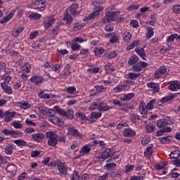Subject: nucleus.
Here are the masks:
<instances>
[{"label": "nucleus", "instance_id": "nucleus-13", "mask_svg": "<svg viewBox=\"0 0 180 180\" xmlns=\"http://www.w3.org/2000/svg\"><path fill=\"white\" fill-rule=\"evenodd\" d=\"M54 22H56V18L54 17V15H51L49 17L48 19L44 22L43 25H44V29L47 30V29H49V27H51Z\"/></svg>", "mask_w": 180, "mask_h": 180}, {"label": "nucleus", "instance_id": "nucleus-55", "mask_svg": "<svg viewBox=\"0 0 180 180\" xmlns=\"http://www.w3.org/2000/svg\"><path fill=\"white\" fill-rule=\"evenodd\" d=\"M146 133H153V131H155V126L153 124H147L146 126Z\"/></svg>", "mask_w": 180, "mask_h": 180}, {"label": "nucleus", "instance_id": "nucleus-23", "mask_svg": "<svg viewBox=\"0 0 180 180\" xmlns=\"http://www.w3.org/2000/svg\"><path fill=\"white\" fill-rule=\"evenodd\" d=\"M58 169L61 175H65L68 172L67 166H65V163L61 162H59V164H58Z\"/></svg>", "mask_w": 180, "mask_h": 180}, {"label": "nucleus", "instance_id": "nucleus-53", "mask_svg": "<svg viewBox=\"0 0 180 180\" xmlns=\"http://www.w3.org/2000/svg\"><path fill=\"white\" fill-rule=\"evenodd\" d=\"M179 151L178 150H174L171 152L169 155V158L170 160H176V158H179Z\"/></svg>", "mask_w": 180, "mask_h": 180}, {"label": "nucleus", "instance_id": "nucleus-24", "mask_svg": "<svg viewBox=\"0 0 180 180\" xmlns=\"http://www.w3.org/2000/svg\"><path fill=\"white\" fill-rule=\"evenodd\" d=\"M139 110L141 115H147V112H148V108H147V105L146 103L141 102L139 105Z\"/></svg>", "mask_w": 180, "mask_h": 180}, {"label": "nucleus", "instance_id": "nucleus-58", "mask_svg": "<svg viewBox=\"0 0 180 180\" xmlns=\"http://www.w3.org/2000/svg\"><path fill=\"white\" fill-rule=\"evenodd\" d=\"M41 18V15L37 13H34L32 14L29 15V19L37 20V19H40Z\"/></svg>", "mask_w": 180, "mask_h": 180}, {"label": "nucleus", "instance_id": "nucleus-26", "mask_svg": "<svg viewBox=\"0 0 180 180\" xmlns=\"http://www.w3.org/2000/svg\"><path fill=\"white\" fill-rule=\"evenodd\" d=\"M154 148V146L153 144L148 145V146L146 148V150L144 151L143 154L145 157H147L148 158H151V156L153 155V148Z\"/></svg>", "mask_w": 180, "mask_h": 180}, {"label": "nucleus", "instance_id": "nucleus-4", "mask_svg": "<svg viewBox=\"0 0 180 180\" xmlns=\"http://www.w3.org/2000/svg\"><path fill=\"white\" fill-rule=\"evenodd\" d=\"M1 133L4 136H11L13 139H18V137H22L23 133L20 131L9 130L8 129H4L1 131Z\"/></svg>", "mask_w": 180, "mask_h": 180}, {"label": "nucleus", "instance_id": "nucleus-36", "mask_svg": "<svg viewBox=\"0 0 180 180\" xmlns=\"http://www.w3.org/2000/svg\"><path fill=\"white\" fill-rule=\"evenodd\" d=\"M70 8V12L71 13V15H74L75 16L77 15H79V11H77V9L78 8V4H75L72 5L71 6L69 7Z\"/></svg>", "mask_w": 180, "mask_h": 180}, {"label": "nucleus", "instance_id": "nucleus-25", "mask_svg": "<svg viewBox=\"0 0 180 180\" xmlns=\"http://www.w3.org/2000/svg\"><path fill=\"white\" fill-rule=\"evenodd\" d=\"M68 134L73 137H81V136H82V134L78 131V129H75L74 127L68 129Z\"/></svg>", "mask_w": 180, "mask_h": 180}, {"label": "nucleus", "instance_id": "nucleus-16", "mask_svg": "<svg viewBox=\"0 0 180 180\" xmlns=\"http://www.w3.org/2000/svg\"><path fill=\"white\" fill-rule=\"evenodd\" d=\"M136 131L130 127L126 128L123 131L124 137H136Z\"/></svg>", "mask_w": 180, "mask_h": 180}, {"label": "nucleus", "instance_id": "nucleus-11", "mask_svg": "<svg viewBox=\"0 0 180 180\" xmlns=\"http://www.w3.org/2000/svg\"><path fill=\"white\" fill-rule=\"evenodd\" d=\"M32 139L33 141H36V143H43L44 135L41 132L34 133L32 134Z\"/></svg>", "mask_w": 180, "mask_h": 180}, {"label": "nucleus", "instance_id": "nucleus-22", "mask_svg": "<svg viewBox=\"0 0 180 180\" xmlns=\"http://www.w3.org/2000/svg\"><path fill=\"white\" fill-rule=\"evenodd\" d=\"M13 16H15V13L11 11L8 15L4 16L2 19L0 20V24L5 25V23H8V22H9V20H11Z\"/></svg>", "mask_w": 180, "mask_h": 180}, {"label": "nucleus", "instance_id": "nucleus-47", "mask_svg": "<svg viewBox=\"0 0 180 180\" xmlns=\"http://www.w3.org/2000/svg\"><path fill=\"white\" fill-rule=\"evenodd\" d=\"M105 70L106 72H113L116 68H115V66L112 63H108L105 65Z\"/></svg>", "mask_w": 180, "mask_h": 180}, {"label": "nucleus", "instance_id": "nucleus-59", "mask_svg": "<svg viewBox=\"0 0 180 180\" xmlns=\"http://www.w3.org/2000/svg\"><path fill=\"white\" fill-rule=\"evenodd\" d=\"M103 53H105V49L103 48H102V47L96 48L94 50L95 56H102V54H103Z\"/></svg>", "mask_w": 180, "mask_h": 180}, {"label": "nucleus", "instance_id": "nucleus-35", "mask_svg": "<svg viewBox=\"0 0 180 180\" xmlns=\"http://www.w3.org/2000/svg\"><path fill=\"white\" fill-rule=\"evenodd\" d=\"M131 37H133V35L130 32H124L122 34V39L125 43H129L131 40Z\"/></svg>", "mask_w": 180, "mask_h": 180}, {"label": "nucleus", "instance_id": "nucleus-42", "mask_svg": "<svg viewBox=\"0 0 180 180\" xmlns=\"http://www.w3.org/2000/svg\"><path fill=\"white\" fill-rule=\"evenodd\" d=\"M54 110L57 112L58 115H60V116H65L67 117V112L63 109H61L58 105H56L53 108Z\"/></svg>", "mask_w": 180, "mask_h": 180}, {"label": "nucleus", "instance_id": "nucleus-44", "mask_svg": "<svg viewBox=\"0 0 180 180\" xmlns=\"http://www.w3.org/2000/svg\"><path fill=\"white\" fill-rule=\"evenodd\" d=\"M91 146L90 144L84 145L82 148L80 153H82L83 154H89V153H91Z\"/></svg>", "mask_w": 180, "mask_h": 180}, {"label": "nucleus", "instance_id": "nucleus-30", "mask_svg": "<svg viewBox=\"0 0 180 180\" xmlns=\"http://www.w3.org/2000/svg\"><path fill=\"white\" fill-rule=\"evenodd\" d=\"M148 88H151V89H153L154 92H160V85L158 83H154V82H148L147 83Z\"/></svg>", "mask_w": 180, "mask_h": 180}, {"label": "nucleus", "instance_id": "nucleus-18", "mask_svg": "<svg viewBox=\"0 0 180 180\" xmlns=\"http://www.w3.org/2000/svg\"><path fill=\"white\" fill-rule=\"evenodd\" d=\"M130 120L134 124H137V126H140L141 124V120L140 118V115L137 114L132 113L130 116Z\"/></svg>", "mask_w": 180, "mask_h": 180}, {"label": "nucleus", "instance_id": "nucleus-32", "mask_svg": "<svg viewBox=\"0 0 180 180\" xmlns=\"http://www.w3.org/2000/svg\"><path fill=\"white\" fill-rule=\"evenodd\" d=\"M169 91H179L180 89V82H174L171 83L169 86Z\"/></svg>", "mask_w": 180, "mask_h": 180}, {"label": "nucleus", "instance_id": "nucleus-29", "mask_svg": "<svg viewBox=\"0 0 180 180\" xmlns=\"http://www.w3.org/2000/svg\"><path fill=\"white\" fill-rule=\"evenodd\" d=\"M95 89L97 94H105L108 91V86L97 84L95 86Z\"/></svg>", "mask_w": 180, "mask_h": 180}, {"label": "nucleus", "instance_id": "nucleus-43", "mask_svg": "<svg viewBox=\"0 0 180 180\" xmlns=\"http://www.w3.org/2000/svg\"><path fill=\"white\" fill-rule=\"evenodd\" d=\"M171 136H167L162 138H159L160 143L162 144H169L171 143Z\"/></svg>", "mask_w": 180, "mask_h": 180}, {"label": "nucleus", "instance_id": "nucleus-56", "mask_svg": "<svg viewBox=\"0 0 180 180\" xmlns=\"http://www.w3.org/2000/svg\"><path fill=\"white\" fill-rule=\"evenodd\" d=\"M135 51L138 54V56H139L142 58L143 57H146V51H144V49H136Z\"/></svg>", "mask_w": 180, "mask_h": 180}, {"label": "nucleus", "instance_id": "nucleus-7", "mask_svg": "<svg viewBox=\"0 0 180 180\" xmlns=\"http://www.w3.org/2000/svg\"><path fill=\"white\" fill-rule=\"evenodd\" d=\"M146 67H148V63L139 61L136 63H134L132 65V70H134V72H141L143 68H146Z\"/></svg>", "mask_w": 180, "mask_h": 180}, {"label": "nucleus", "instance_id": "nucleus-54", "mask_svg": "<svg viewBox=\"0 0 180 180\" xmlns=\"http://www.w3.org/2000/svg\"><path fill=\"white\" fill-rule=\"evenodd\" d=\"M129 126V122L122 121L117 125V129L120 130V129H123V127H127Z\"/></svg>", "mask_w": 180, "mask_h": 180}, {"label": "nucleus", "instance_id": "nucleus-63", "mask_svg": "<svg viewBox=\"0 0 180 180\" xmlns=\"http://www.w3.org/2000/svg\"><path fill=\"white\" fill-rule=\"evenodd\" d=\"M140 8L139 4H131L127 7V11H136Z\"/></svg>", "mask_w": 180, "mask_h": 180}, {"label": "nucleus", "instance_id": "nucleus-19", "mask_svg": "<svg viewBox=\"0 0 180 180\" xmlns=\"http://www.w3.org/2000/svg\"><path fill=\"white\" fill-rule=\"evenodd\" d=\"M127 75L129 81H136V79H139V78L141 77V73L131 72H128Z\"/></svg>", "mask_w": 180, "mask_h": 180}, {"label": "nucleus", "instance_id": "nucleus-3", "mask_svg": "<svg viewBox=\"0 0 180 180\" xmlns=\"http://www.w3.org/2000/svg\"><path fill=\"white\" fill-rule=\"evenodd\" d=\"M57 134L53 131H48L46 132V138L49 139L48 140V146L51 147H56L58 143Z\"/></svg>", "mask_w": 180, "mask_h": 180}, {"label": "nucleus", "instance_id": "nucleus-27", "mask_svg": "<svg viewBox=\"0 0 180 180\" xmlns=\"http://www.w3.org/2000/svg\"><path fill=\"white\" fill-rule=\"evenodd\" d=\"M32 70V65L29 62L25 63L21 68L20 72L29 74Z\"/></svg>", "mask_w": 180, "mask_h": 180}, {"label": "nucleus", "instance_id": "nucleus-8", "mask_svg": "<svg viewBox=\"0 0 180 180\" xmlns=\"http://www.w3.org/2000/svg\"><path fill=\"white\" fill-rule=\"evenodd\" d=\"M30 82L34 85H41L44 82V77L41 75H33L30 79Z\"/></svg>", "mask_w": 180, "mask_h": 180}, {"label": "nucleus", "instance_id": "nucleus-17", "mask_svg": "<svg viewBox=\"0 0 180 180\" xmlns=\"http://www.w3.org/2000/svg\"><path fill=\"white\" fill-rule=\"evenodd\" d=\"M168 124H169L168 120H167V118H162L158 120L156 126L158 129H163L167 127Z\"/></svg>", "mask_w": 180, "mask_h": 180}, {"label": "nucleus", "instance_id": "nucleus-45", "mask_svg": "<svg viewBox=\"0 0 180 180\" xmlns=\"http://www.w3.org/2000/svg\"><path fill=\"white\" fill-rule=\"evenodd\" d=\"M175 98V96L174 94H172L170 96H167L163 98L160 101L161 103H167V102H169L170 101H172Z\"/></svg>", "mask_w": 180, "mask_h": 180}, {"label": "nucleus", "instance_id": "nucleus-2", "mask_svg": "<svg viewBox=\"0 0 180 180\" xmlns=\"http://www.w3.org/2000/svg\"><path fill=\"white\" fill-rule=\"evenodd\" d=\"M134 82L133 81H131L130 79H126L124 80V82L123 84H118L117 85L114 89L113 91L115 94H119V92H122V91H124V92L129 91L130 89V87L131 85H133Z\"/></svg>", "mask_w": 180, "mask_h": 180}, {"label": "nucleus", "instance_id": "nucleus-46", "mask_svg": "<svg viewBox=\"0 0 180 180\" xmlns=\"http://www.w3.org/2000/svg\"><path fill=\"white\" fill-rule=\"evenodd\" d=\"M19 106L21 109L26 110V109H29V108H30V103L29 101H22L19 103Z\"/></svg>", "mask_w": 180, "mask_h": 180}, {"label": "nucleus", "instance_id": "nucleus-1", "mask_svg": "<svg viewBox=\"0 0 180 180\" xmlns=\"http://www.w3.org/2000/svg\"><path fill=\"white\" fill-rule=\"evenodd\" d=\"M120 11L106 12L105 16L101 20V23H103L104 25L106 23H110V22L122 23V22L124 20V17L120 15Z\"/></svg>", "mask_w": 180, "mask_h": 180}, {"label": "nucleus", "instance_id": "nucleus-10", "mask_svg": "<svg viewBox=\"0 0 180 180\" xmlns=\"http://www.w3.org/2000/svg\"><path fill=\"white\" fill-rule=\"evenodd\" d=\"M165 72H167V66L165 65L161 66L158 69V70L155 72L154 75L155 79H158L161 78V77H162V75H164Z\"/></svg>", "mask_w": 180, "mask_h": 180}, {"label": "nucleus", "instance_id": "nucleus-20", "mask_svg": "<svg viewBox=\"0 0 180 180\" xmlns=\"http://www.w3.org/2000/svg\"><path fill=\"white\" fill-rule=\"evenodd\" d=\"M103 9H105V7H103V6H102L101 4H98L97 6H95L94 8V12H92L91 13L93 14V15H94V17L97 18V16H99V15H101V12H102Z\"/></svg>", "mask_w": 180, "mask_h": 180}, {"label": "nucleus", "instance_id": "nucleus-57", "mask_svg": "<svg viewBox=\"0 0 180 180\" xmlns=\"http://www.w3.org/2000/svg\"><path fill=\"white\" fill-rule=\"evenodd\" d=\"M177 34H173L170 36L167 37V43H169L170 44H172L174 41H175V39H176Z\"/></svg>", "mask_w": 180, "mask_h": 180}, {"label": "nucleus", "instance_id": "nucleus-21", "mask_svg": "<svg viewBox=\"0 0 180 180\" xmlns=\"http://www.w3.org/2000/svg\"><path fill=\"white\" fill-rule=\"evenodd\" d=\"M117 164L115 162H112V159H108L106 161V164L104 166V169L107 171H109L110 169H115L117 167Z\"/></svg>", "mask_w": 180, "mask_h": 180}, {"label": "nucleus", "instance_id": "nucleus-9", "mask_svg": "<svg viewBox=\"0 0 180 180\" xmlns=\"http://www.w3.org/2000/svg\"><path fill=\"white\" fill-rule=\"evenodd\" d=\"M102 117V112H91L87 117L88 122H90V123H95L98 119H101Z\"/></svg>", "mask_w": 180, "mask_h": 180}, {"label": "nucleus", "instance_id": "nucleus-40", "mask_svg": "<svg viewBox=\"0 0 180 180\" xmlns=\"http://www.w3.org/2000/svg\"><path fill=\"white\" fill-rule=\"evenodd\" d=\"M39 97L41 99H51V98H54V95H53V94H45L44 91H41Z\"/></svg>", "mask_w": 180, "mask_h": 180}, {"label": "nucleus", "instance_id": "nucleus-41", "mask_svg": "<svg viewBox=\"0 0 180 180\" xmlns=\"http://www.w3.org/2000/svg\"><path fill=\"white\" fill-rule=\"evenodd\" d=\"M146 30V39H150L154 36V28H153V27H147Z\"/></svg>", "mask_w": 180, "mask_h": 180}, {"label": "nucleus", "instance_id": "nucleus-50", "mask_svg": "<svg viewBox=\"0 0 180 180\" xmlns=\"http://www.w3.org/2000/svg\"><path fill=\"white\" fill-rule=\"evenodd\" d=\"M99 106L100 99L97 100L96 102L92 103L91 105L89 106V109L91 110H95V109H98L99 110Z\"/></svg>", "mask_w": 180, "mask_h": 180}, {"label": "nucleus", "instance_id": "nucleus-61", "mask_svg": "<svg viewBox=\"0 0 180 180\" xmlns=\"http://www.w3.org/2000/svg\"><path fill=\"white\" fill-rule=\"evenodd\" d=\"M117 57V53L116 51H111L108 53V58L110 59L116 58Z\"/></svg>", "mask_w": 180, "mask_h": 180}, {"label": "nucleus", "instance_id": "nucleus-49", "mask_svg": "<svg viewBox=\"0 0 180 180\" xmlns=\"http://www.w3.org/2000/svg\"><path fill=\"white\" fill-rule=\"evenodd\" d=\"M110 176L115 180H120L122 178V174H120L119 172H116L115 171H113L110 174Z\"/></svg>", "mask_w": 180, "mask_h": 180}, {"label": "nucleus", "instance_id": "nucleus-60", "mask_svg": "<svg viewBox=\"0 0 180 180\" xmlns=\"http://www.w3.org/2000/svg\"><path fill=\"white\" fill-rule=\"evenodd\" d=\"M172 11L174 13H176L177 15H180V4H174L172 6Z\"/></svg>", "mask_w": 180, "mask_h": 180}, {"label": "nucleus", "instance_id": "nucleus-38", "mask_svg": "<svg viewBox=\"0 0 180 180\" xmlns=\"http://www.w3.org/2000/svg\"><path fill=\"white\" fill-rule=\"evenodd\" d=\"M77 91V88L75 86H69L68 87V98H75L77 96V94H75L74 92Z\"/></svg>", "mask_w": 180, "mask_h": 180}, {"label": "nucleus", "instance_id": "nucleus-31", "mask_svg": "<svg viewBox=\"0 0 180 180\" xmlns=\"http://www.w3.org/2000/svg\"><path fill=\"white\" fill-rule=\"evenodd\" d=\"M4 153L6 155H12L13 154V144L8 143L5 147Z\"/></svg>", "mask_w": 180, "mask_h": 180}, {"label": "nucleus", "instance_id": "nucleus-5", "mask_svg": "<svg viewBox=\"0 0 180 180\" xmlns=\"http://www.w3.org/2000/svg\"><path fill=\"white\" fill-rule=\"evenodd\" d=\"M47 6L46 0H36L31 4L32 9H44Z\"/></svg>", "mask_w": 180, "mask_h": 180}, {"label": "nucleus", "instance_id": "nucleus-34", "mask_svg": "<svg viewBox=\"0 0 180 180\" xmlns=\"http://www.w3.org/2000/svg\"><path fill=\"white\" fill-rule=\"evenodd\" d=\"M141 41L140 40L134 41L130 45L127 46L126 48L127 51H130V50H133L137 46H140Z\"/></svg>", "mask_w": 180, "mask_h": 180}, {"label": "nucleus", "instance_id": "nucleus-39", "mask_svg": "<svg viewBox=\"0 0 180 180\" xmlns=\"http://www.w3.org/2000/svg\"><path fill=\"white\" fill-rule=\"evenodd\" d=\"M49 122H51L53 124H58V125L61 124V120L56 116L51 115L49 117Z\"/></svg>", "mask_w": 180, "mask_h": 180}, {"label": "nucleus", "instance_id": "nucleus-14", "mask_svg": "<svg viewBox=\"0 0 180 180\" xmlns=\"http://www.w3.org/2000/svg\"><path fill=\"white\" fill-rule=\"evenodd\" d=\"M16 115L15 111L10 112L9 110L4 112V122L5 123H9V122H12V119H13V116Z\"/></svg>", "mask_w": 180, "mask_h": 180}, {"label": "nucleus", "instance_id": "nucleus-6", "mask_svg": "<svg viewBox=\"0 0 180 180\" xmlns=\"http://www.w3.org/2000/svg\"><path fill=\"white\" fill-rule=\"evenodd\" d=\"M115 153H116V150L113 148H106L105 151L102 153L101 156L98 157V158H102V160H108V158H110V157H113Z\"/></svg>", "mask_w": 180, "mask_h": 180}, {"label": "nucleus", "instance_id": "nucleus-48", "mask_svg": "<svg viewBox=\"0 0 180 180\" xmlns=\"http://www.w3.org/2000/svg\"><path fill=\"white\" fill-rule=\"evenodd\" d=\"M137 61H139V57L136 55H134L129 58L128 63L129 65H133L134 64H137V63H139Z\"/></svg>", "mask_w": 180, "mask_h": 180}, {"label": "nucleus", "instance_id": "nucleus-52", "mask_svg": "<svg viewBox=\"0 0 180 180\" xmlns=\"http://www.w3.org/2000/svg\"><path fill=\"white\" fill-rule=\"evenodd\" d=\"M157 103V101L155 99L151 100L149 103H147L146 108H148V110H153L154 109V105Z\"/></svg>", "mask_w": 180, "mask_h": 180}, {"label": "nucleus", "instance_id": "nucleus-62", "mask_svg": "<svg viewBox=\"0 0 180 180\" xmlns=\"http://www.w3.org/2000/svg\"><path fill=\"white\" fill-rule=\"evenodd\" d=\"M71 49L72 51H79V49H81V45L76 42L73 43L71 46Z\"/></svg>", "mask_w": 180, "mask_h": 180}, {"label": "nucleus", "instance_id": "nucleus-64", "mask_svg": "<svg viewBox=\"0 0 180 180\" xmlns=\"http://www.w3.org/2000/svg\"><path fill=\"white\" fill-rule=\"evenodd\" d=\"M130 180H144V176L133 175L130 177Z\"/></svg>", "mask_w": 180, "mask_h": 180}, {"label": "nucleus", "instance_id": "nucleus-15", "mask_svg": "<svg viewBox=\"0 0 180 180\" xmlns=\"http://www.w3.org/2000/svg\"><path fill=\"white\" fill-rule=\"evenodd\" d=\"M99 112H108V110H110V109L112 108V107H110L108 105V103L105 101H102V100L100 99V104H99Z\"/></svg>", "mask_w": 180, "mask_h": 180}, {"label": "nucleus", "instance_id": "nucleus-12", "mask_svg": "<svg viewBox=\"0 0 180 180\" xmlns=\"http://www.w3.org/2000/svg\"><path fill=\"white\" fill-rule=\"evenodd\" d=\"M105 37L110 39V43H111L112 44L117 43V41H119V35L116 32H110L105 34Z\"/></svg>", "mask_w": 180, "mask_h": 180}, {"label": "nucleus", "instance_id": "nucleus-28", "mask_svg": "<svg viewBox=\"0 0 180 180\" xmlns=\"http://www.w3.org/2000/svg\"><path fill=\"white\" fill-rule=\"evenodd\" d=\"M1 86L3 91H4L6 94H8V95H12V94H13V90H12V87H11V86H8L6 83H1Z\"/></svg>", "mask_w": 180, "mask_h": 180}, {"label": "nucleus", "instance_id": "nucleus-51", "mask_svg": "<svg viewBox=\"0 0 180 180\" xmlns=\"http://www.w3.org/2000/svg\"><path fill=\"white\" fill-rule=\"evenodd\" d=\"M13 142L14 143V144H16L18 147H25L27 144L26 141L20 139L14 140L13 141Z\"/></svg>", "mask_w": 180, "mask_h": 180}, {"label": "nucleus", "instance_id": "nucleus-37", "mask_svg": "<svg viewBox=\"0 0 180 180\" xmlns=\"http://www.w3.org/2000/svg\"><path fill=\"white\" fill-rule=\"evenodd\" d=\"M134 93H129L124 95L123 97H121V101L124 102H127V101H131L134 98Z\"/></svg>", "mask_w": 180, "mask_h": 180}, {"label": "nucleus", "instance_id": "nucleus-33", "mask_svg": "<svg viewBox=\"0 0 180 180\" xmlns=\"http://www.w3.org/2000/svg\"><path fill=\"white\" fill-rule=\"evenodd\" d=\"M23 30H25V27L22 25L18 26L13 30L12 35L13 36V37H17L18 35L21 34Z\"/></svg>", "mask_w": 180, "mask_h": 180}]
</instances>
